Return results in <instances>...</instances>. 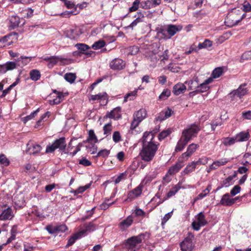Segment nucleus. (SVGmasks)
I'll return each instance as SVG.
<instances>
[{
    "instance_id": "obj_1",
    "label": "nucleus",
    "mask_w": 251,
    "mask_h": 251,
    "mask_svg": "<svg viewBox=\"0 0 251 251\" xmlns=\"http://www.w3.org/2000/svg\"><path fill=\"white\" fill-rule=\"evenodd\" d=\"M142 149L140 152L141 159L145 162H150L154 158L158 150L159 144L153 141V136L148 133H144L141 139Z\"/></svg>"
},
{
    "instance_id": "obj_2",
    "label": "nucleus",
    "mask_w": 251,
    "mask_h": 251,
    "mask_svg": "<svg viewBox=\"0 0 251 251\" xmlns=\"http://www.w3.org/2000/svg\"><path fill=\"white\" fill-rule=\"evenodd\" d=\"M149 237L150 234L147 232L132 236L126 239L124 245L125 247L128 251H137L141 248L142 241L148 239Z\"/></svg>"
},
{
    "instance_id": "obj_3",
    "label": "nucleus",
    "mask_w": 251,
    "mask_h": 251,
    "mask_svg": "<svg viewBox=\"0 0 251 251\" xmlns=\"http://www.w3.org/2000/svg\"><path fill=\"white\" fill-rule=\"evenodd\" d=\"M181 28L179 26L170 25L168 26L167 30L161 28L157 35L160 38L169 39Z\"/></svg>"
},
{
    "instance_id": "obj_4",
    "label": "nucleus",
    "mask_w": 251,
    "mask_h": 251,
    "mask_svg": "<svg viewBox=\"0 0 251 251\" xmlns=\"http://www.w3.org/2000/svg\"><path fill=\"white\" fill-rule=\"evenodd\" d=\"M66 148V139L62 137L55 140L51 145H48L46 147V153H52L54 151L59 149L61 151H64Z\"/></svg>"
},
{
    "instance_id": "obj_5",
    "label": "nucleus",
    "mask_w": 251,
    "mask_h": 251,
    "mask_svg": "<svg viewBox=\"0 0 251 251\" xmlns=\"http://www.w3.org/2000/svg\"><path fill=\"white\" fill-rule=\"evenodd\" d=\"M194 235L189 232L184 240L180 243V249L182 251H192L195 247V243L193 242Z\"/></svg>"
},
{
    "instance_id": "obj_6",
    "label": "nucleus",
    "mask_w": 251,
    "mask_h": 251,
    "mask_svg": "<svg viewBox=\"0 0 251 251\" xmlns=\"http://www.w3.org/2000/svg\"><path fill=\"white\" fill-rule=\"evenodd\" d=\"M247 84L244 83L240 85L236 90H233L228 94V96L231 98V100H235L237 98L241 99L244 96L247 94L248 90L247 88Z\"/></svg>"
},
{
    "instance_id": "obj_7",
    "label": "nucleus",
    "mask_w": 251,
    "mask_h": 251,
    "mask_svg": "<svg viewBox=\"0 0 251 251\" xmlns=\"http://www.w3.org/2000/svg\"><path fill=\"white\" fill-rule=\"evenodd\" d=\"M200 130V128L198 125L193 124L190 125L187 128L183 130L182 135L184 137H187L189 139V141H190L193 137L196 136Z\"/></svg>"
},
{
    "instance_id": "obj_8",
    "label": "nucleus",
    "mask_w": 251,
    "mask_h": 251,
    "mask_svg": "<svg viewBox=\"0 0 251 251\" xmlns=\"http://www.w3.org/2000/svg\"><path fill=\"white\" fill-rule=\"evenodd\" d=\"M126 64L121 59L116 58L109 63L110 68L113 70H121L125 67Z\"/></svg>"
},
{
    "instance_id": "obj_9",
    "label": "nucleus",
    "mask_w": 251,
    "mask_h": 251,
    "mask_svg": "<svg viewBox=\"0 0 251 251\" xmlns=\"http://www.w3.org/2000/svg\"><path fill=\"white\" fill-rule=\"evenodd\" d=\"M82 229L79 231V234H80L82 237L87 235L96 229V226L93 222H89L85 223L82 226Z\"/></svg>"
},
{
    "instance_id": "obj_10",
    "label": "nucleus",
    "mask_w": 251,
    "mask_h": 251,
    "mask_svg": "<svg viewBox=\"0 0 251 251\" xmlns=\"http://www.w3.org/2000/svg\"><path fill=\"white\" fill-rule=\"evenodd\" d=\"M65 34L67 37L72 40H75L79 37L81 32L79 28L74 27L67 30Z\"/></svg>"
},
{
    "instance_id": "obj_11",
    "label": "nucleus",
    "mask_w": 251,
    "mask_h": 251,
    "mask_svg": "<svg viewBox=\"0 0 251 251\" xmlns=\"http://www.w3.org/2000/svg\"><path fill=\"white\" fill-rule=\"evenodd\" d=\"M26 147V152L29 154H37L40 152L42 149L40 145L30 143L27 144Z\"/></svg>"
},
{
    "instance_id": "obj_12",
    "label": "nucleus",
    "mask_w": 251,
    "mask_h": 251,
    "mask_svg": "<svg viewBox=\"0 0 251 251\" xmlns=\"http://www.w3.org/2000/svg\"><path fill=\"white\" fill-rule=\"evenodd\" d=\"M143 186L138 185L137 187L129 191L127 194V199L130 201L141 195L142 192Z\"/></svg>"
},
{
    "instance_id": "obj_13",
    "label": "nucleus",
    "mask_w": 251,
    "mask_h": 251,
    "mask_svg": "<svg viewBox=\"0 0 251 251\" xmlns=\"http://www.w3.org/2000/svg\"><path fill=\"white\" fill-rule=\"evenodd\" d=\"M236 15L234 13L229 14L225 21L226 25L229 27H232L237 25L239 23V20L235 18Z\"/></svg>"
},
{
    "instance_id": "obj_14",
    "label": "nucleus",
    "mask_w": 251,
    "mask_h": 251,
    "mask_svg": "<svg viewBox=\"0 0 251 251\" xmlns=\"http://www.w3.org/2000/svg\"><path fill=\"white\" fill-rule=\"evenodd\" d=\"M199 147V145L194 143L189 145L187 147V151L182 154L181 158L183 159L186 158V160H187V158L190 156Z\"/></svg>"
},
{
    "instance_id": "obj_15",
    "label": "nucleus",
    "mask_w": 251,
    "mask_h": 251,
    "mask_svg": "<svg viewBox=\"0 0 251 251\" xmlns=\"http://www.w3.org/2000/svg\"><path fill=\"white\" fill-rule=\"evenodd\" d=\"M213 81V78L210 77L204 80V81L201 83H199V86L197 89V92L199 93H203L206 92L209 88L208 84L211 83Z\"/></svg>"
},
{
    "instance_id": "obj_16",
    "label": "nucleus",
    "mask_w": 251,
    "mask_h": 251,
    "mask_svg": "<svg viewBox=\"0 0 251 251\" xmlns=\"http://www.w3.org/2000/svg\"><path fill=\"white\" fill-rule=\"evenodd\" d=\"M161 1V0H146L141 3V7L145 9L155 7L160 4Z\"/></svg>"
},
{
    "instance_id": "obj_17",
    "label": "nucleus",
    "mask_w": 251,
    "mask_h": 251,
    "mask_svg": "<svg viewBox=\"0 0 251 251\" xmlns=\"http://www.w3.org/2000/svg\"><path fill=\"white\" fill-rule=\"evenodd\" d=\"M189 141L187 137H184L182 135L177 142L175 148V151L178 152L182 151Z\"/></svg>"
},
{
    "instance_id": "obj_18",
    "label": "nucleus",
    "mask_w": 251,
    "mask_h": 251,
    "mask_svg": "<svg viewBox=\"0 0 251 251\" xmlns=\"http://www.w3.org/2000/svg\"><path fill=\"white\" fill-rule=\"evenodd\" d=\"M178 161V162L176 163L174 165L169 168L168 173L170 175H172L178 172L183 166L182 164L183 161V158H181V156L179 158Z\"/></svg>"
},
{
    "instance_id": "obj_19",
    "label": "nucleus",
    "mask_w": 251,
    "mask_h": 251,
    "mask_svg": "<svg viewBox=\"0 0 251 251\" xmlns=\"http://www.w3.org/2000/svg\"><path fill=\"white\" fill-rule=\"evenodd\" d=\"M87 5L86 2H83L81 4H78L76 5V7H78L79 10L76 11V7L75 8V11H66L61 13L60 15L63 17H69L70 15H75L78 14L80 12V10L82 9L84 7H86Z\"/></svg>"
},
{
    "instance_id": "obj_20",
    "label": "nucleus",
    "mask_w": 251,
    "mask_h": 251,
    "mask_svg": "<svg viewBox=\"0 0 251 251\" xmlns=\"http://www.w3.org/2000/svg\"><path fill=\"white\" fill-rule=\"evenodd\" d=\"M132 223L133 218L131 216H129L119 224V228L121 230L124 231L129 227Z\"/></svg>"
},
{
    "instance_id": "obj_21",
    "label": "nucleus",
    "mask_w": 251,
    "mask_h": 251,
    "mask_svg": "<svg viewBox=\"0 0 251 251\" xmlns=\"http://www.w3.org/2000/svg\"><path fill=\"white\" fill-rule=\"evenodd\" d=\"M186 90V87L184 84L178 83L175 85L173 89V93L176 96L184 93Z\"/></svg>"
},
{
    "instance_id": "obj_22",
    "label": "nucleus",
    "mask_w": 251,
    "mask_h": 251,
    "mask_svg": "<svg viewBox=\"0 0 251 251\" xmlns=\"http://www.w3.org/2000/svg\"><path fill=\"white\" fill-rule=\"evenodd\" d=\"M235 202V199L229 198V194L226 193L225 194L220 201V203L224 206H231Z\"/></svg>"
},
{
    "instance_id": "obj_23",
    "label": "nucleus",
    "mask_w": 251,
    "mask_h": 251,
    "mask_svg": "<svg viewBox=\"0 0 251 251\" xmlns=\"http://www.w3.org/2000/svg\"><path fill=\"white\" fill-rule=\"evenodd\" d=\"M181 188L180 184L179 183L174 186L172 187L169 192L167 193L166 197L164 198V199L162 201H159L158 202V204L162 203L164 201L167 199L174 196L175 194L180 190Z\"/></svg>"
},
{
    "instance_id": "obj_24",
    "label": "nucleus",
    "mask_w": 251,
    "mask_h": 251,
    "mask_svg": "<svg viewBox=\"0 0 251 251\" xmlns=\"http://www.w3.org/2000/svg\"><path fill=\"white\" fill-rule=\"evenodd\" d=\"M32 59V57L21 55L20 57L15 59L18 66L23 67L27 65Z\"/></svg>"
},
{
    "instance_id": "obj_25",
    "label": "nucleus",
    "mask_w": 251,
    "mask_h": 251,
    "mask_svg": "<svg viewBox=\"0 0 251 251\" xmlns=\"http://www.w3.org/2000/svg\"><path fill=\"white\" fill-rule=\"evenodd\" d=\"M121 111V108L120 107H117L114 108L113 110H112L110 113L107 114V116L111 119H114L116 120H118L121 118V115L120 114V112Z\"/></svg>"
},
{
    "instance_id": "obj_26",
    "label": "nucleus",
    "mask_w": 251,
    "mask_h": 251,
    "mask_svg": "<svg viewBox=\"0 0 251 251\" xmlns=\"http://www.w3.org/2000/svg\"><path fill=\"white\" fill-rule=\"evenodd\" d=\"M13 217L12 210L8 207L4 209L2 213L0 214V220H6L11 219Z\"/></svg>"
},
{
    "instance_id": "obj_27",
    "label": "nucleus",
    "mask_w": 251,
    "mask_h": 251,
    "mask_svg": "<svg viewBox=\"0 0 251 251\" xmlns=\"http://www.w3.org/2000/svg\"><path fill=\"white\" fill-rule=\"evenodd\" d=\"M235 136L237 142H244L247 141L250 135L248 132L242 131L237 134Z\"/></svg>"
},
{
    "instance_id": "obj_28",
    "label": "nucleus",
    "mask_w": 251,
    "mask_h": 251,
    "mask_svg": "<svg viewBox=\"0 0 251 251\" xmlns=\"http://www.w3.org/2000/svg\"><path fill=\"white\" fill-rule=\"evenodd\" d=\"M147 112L145 109L142 108L133 114V117L141 122L146 117Z\"/></svg>"
},
{
    "instance_id": "obj_29",
    "label": "nucleus",
    "mask_w": 251,
    "mask_h": 251,
    "mask_svg": "<svg viewBox=\"0 0 251 251\" xmlns=\"http://www.w3.org/2000/svg\"><path fill=\"white\" fill-rule=\"evenodd\" d=\"M185 83L188 84L189 90H196L199 86V78L195 77L193 80L185 81Z\"/></svg>"
},
{
    "instance_id": "obj_30",
    "label": "nucleus",
    "mask_w": 251,
    "mask_h": 251,
    "mask_svg": "<svg viewBox=\"0 0 251 251\" xmlns=\"http://www.w3.org/2000/svg\"><path fill=\"white\" fill-rule=\"evenodd\" d=\"M82 236L80 234H79V232L73 234L72 236H71L68 239L67 245H66V248H68L72 245H73L75 242V241L81 238Z\"/></svg>"
},
{
    "instance_id": "obj_31",
    "label": "nucleus",
    "mask_w": 251,
    "mask_h": 251,
    "mask_svg": "<svg viewBox=\"0 0 251 251\" xmlns=\"http://www.w3.org/2000/svg\"><path fill=\"white\" fill-rule=\"evenodd\" d=\"M63 58L57 56H51L50 62L48 63L47 66L49 68H52L55 65H56L59 61H62Z\"/></svg>"
},
{
    "instance_id": "obj_32",
    "label": "nucleus",
    "mask_w": 251,
    "mask_h": 251,
    "mask_svg": "<svg viewBox=\"0 0 251 251\" xmlns=\"http://www.w3.org/2000/svg\"><path fill=\"white\" fill-rule=\"evenodd\" d=\"M20 79L17 78L16 80V81L13 83L11 85H10L7 89L3 90L2 94L0 95V97L1 98H4L9 92L15 86H16L19 82Z\"/></svg>"
},
{
    "instance_id": "obj_33",
    "label": "nucleus",
    "mask_w": 251,
    "mask_h": 251,
    "mask_svg": "<svg viewBox=\"0 0 251 251\" xmlns=\"http://www.w3.org/2000/svg\"><path fill=\"white\" fill-rule=\"evenodd\" d=\"M30 77L31 80L33 81L38 80L41 77L40 72L38 70H32L29 73Z\"/></svg>"
},
{
    "instance_id": "obj_34",
    "label": "nucleus",
    "mask_w": 251,
    "mask_h": 251,
    "mask_svg": "<svg viewBox=\"0 0 251 251\" xmlns=\"http://www.w3.org/2000/svg\"><path fill=\"white\" fill-rule=\"evenodd\" d=\"M197 222L200 223L202 226H204L207 224V221L205 219V215L203 212H201L197 215Z\"/></svg>"
},
{
    "instance_id": "obj_35",
    "label": "nucleus",
    "mask_w": 251,
    "mask_h": 251,
    "mask_svg": "<svg viewBox=\"0 0 251 251\" xmlns=\"http://www.w3.org/2000/svg\"><path fill=\"white\" fill-rule=\"evenodd\" d=\"M235 136L233 137L224 138L222 141L223 144L226 146H230L236 142Z\"/></svg>"
},
{
    "instance_id": "obj_36",
    "label": "nucleus",
    "mask_w": 251,
    "mask_h": 251,
    "mask_svg": "<svg viewBox=\"0 0 251 251\" xmlns=\"http://www.w3.org/2000/svg\"><path fill=\"white\" fill-rule=\"evenodd\" d=\"M236 176V175L230 176L226 179L223 181L222 183V187H228L233 184L232 180L234 177Z\"/></svg>"
},
{
    "instance_id": "obj_37",
    "label": "nucleus",
    "mask_w": 251,
    "mask_h": 251,
    "mask_svg": "<svg viewBox=\"0 0 251 251\" xmlns=\"http://www.w3.org/2000/svg\"><path fill=\"white\" fill-rule=\"evenodd\" d=\"M212 45V42L209 39H205L203 42L200 43L198 46V50L210 47Z\"/></svg>"
},
{
    "instance_id": "obj_38",
    "label": "nucleus",
    "mask_w": 251,
    "mask_h": 251,
    "mask_svg": "<svg viewBox=\"0 0 251 251\" xmlns=\"http://www.w3.org/2000/svg\"><path fill=\"white\" fill-rule=\"evenodd\" d=\"M137 91L134 90L126 94L124 97V102L133 100L137 95Z\"/></svg>"
},
{
    "instance_id": "obj_39",
    "label": "nucleus",
    "mask_w": 251,
    "mask_h": 251,
    "mask_svg": "<svg viewBox=\"0 0 251 251\" xmlns=\"http://www.w3.org/2000/svg\"><path fill=\"white\" fill-rule=\"evenodd\" d=\"M20 18L17 16H13L11 17L10 22L11 23V26L13 28H15L19 26L20 24Z\"/></svg>"
},
{
    "instance_id": "obj_40",
    "label": "nucleus",
    "mask_w": 251,
    "mask_h": 251,
    "mask_svg": "<svg viewBox=\"0 0 251 251\" xmlns=\"http://www.w3.org/2000/svg\"><path fill=\"white\" fill-rule=\"evenodd\" d=\"M105 46V42L103 40H100L95 42L92 46V48L95 50L101 49Z\"/></svg>"
},
{
    "instance_id": "obj_41",
    "label": "nucleus",
    "mask_w": 251,
    "mask_h": 251,
    "mask_svg": "<svg viewBox=\"0 0 251 251\" xmlns=\"http://www.w3.org/2000/svg\"><path fill=\"white\" fill-rule=\"evenodd\" d=\"M64 96V94L62 93L57 92V96L56 98L51 101V103L52 104H59L61 101L63 100Z\"/></svg>"
},
{
    "instance_id": "obj_42",
    "label": "nucleus",
    "mask_w": 251,
    "mask_h": 251,
    "mask_svg": "<svg viewBox=\"0 0 251 251\" xmlns=\"http://www.w3.org/2000/svg\"><path fill=\"white\" fill-rule=\"evenodd\" d=\"M64 78L67 81L70 83H73L76 78V75L75 74L67 73L64 75Z\"/></svg>"
},
{
    "instance_id": "obj_43",
    "label": "nucleus",
    "mask_w": 251,
    "mask_h": 251,
    "mask_svg": "<svg viewBox=\"0 0 251 251\" xmlns=\"http://www.w3.org/2000/svg\"><path fill=\"white\" fill-rule=\"evenodd\" d=\"M223 73V69L221 67L215 68L212 73L213 78H216L220 77Z\"/></svg>"
},
{
    "instance_id": "obj_44",
    "label": "nucleus",
    "mask_w": 251,
    "mask_h": 251,
    "mask_svg": "<svg viewBox=\"0 0 251 251\" xmlns=\"http://www.w3.org/2000/svg\"><path fill=\"white\" fill-rule=\"evenodd\" d=\"M171 95V91L168 89H165L159 96V100H165Z\"/></svg>"
},
{
    "instance_id": "obj_45",
    "label": "nucleus",
    "mask_w": 251,
    "mask_h": 251,
    "mask_svg": "<svg viewBox=\"0 0 251 251\" xmlns=\"http://www.w3.org/2000/svg\"><path fill=\"white\" fill-rule=\"evenodd\" d=\"M196 165L194 162H192L191 164L188 165L183 171L184 174H188L194 171L196 168Z\"/></svg>"
},
{
    "instance_id": "obj_46",
    "label": "nucleus",
    "mask_w": 251,
    "mask_h": 251,
    "mask_svg": "<svg viewBox=\"0 0 251 251\" xmlns=\"http://www.w3.org/2000/svg\"><path fill=\"white\" fill-rule=\"evenodd\" d=\"M75 46L78 50L81 51L82 53L84 52L83 51H87L90 49V47L88 45L83 43H77L75 45Z\"/></svg>"
},
{
    "instance_id": "obj_47",
    "label": "nucleus",
    "mask_w": 251,
    "mask_h": 251,
    "mask_svg": "<svg viewBox=\"0 0 251 251\" xmlns=\"http://www.w3.org/2000/svg\"><path fill=\"white\" fill-rule=\"evenodd\" d=\"M172 132V131L170 129H168L167 130H164L162 131L158 135V139L160 141L164 139L165 137L170 135Z\"/></svg>"
},
{
    "instance_id": "obj_48",
    "label": "nucleus",
    "mask_w": 251,
    "mask_h": 251,
    "mask_svg": "<svg viewBox=\"0 0 251 251\" xmlns=\"http://www.w3.org/2000/svg\"><path fill=\"white\" fill-rule=\"evenodd\" d=\"M88 138L90 141H94L95 143L98 142V139L95 135L94 130L92 129L89 131Z\"/></svg>"
},
{
    "instance_id": "obj_49",
    "label": "nucleus",
    "mask_w": 251,
    "mask_h": 251,
    "mask_svg": "<svg viewBox=\"0 0 251 251\" xmlns=\"http://www.w3.org/2000/svg\"><path fill=\"white\" fill-rule=\"evenodd\" d=\"M223 125V122L221 119H216L213 121L211 123V128L212 131L215 130V127L217 126H221Z\"/></svg>"
},
{
    "instance_id": "obj_50",
    "label": "nucleus",
    "mask_w": 251,
    "mask_h": 251,
    "mask_svg": "<svg viewBox=\"0 0 251 251\" xmlns=\"http://www.w3.org/2000/svg\"><path fill=\"white\" fill-rule=\"evenodd\" d=\"M110 153V151L107 149L101 150L99 151L97 153L96 157H107Z\"/></svg>"
},
{
    "instance_id": "obj_51",
    "label": "nucleus",
    "mask_w": 251,
    "mask_h": 251,
    "mask_svg": "<svg viewBox=\"0 0 251 251\" xmlns=\"http://www.w3.org/2000/svg\"><path fill=\"white\" fill-rule=\"evenodd\" d=\"M103 130L104 134L106 135L110 134L112 131L111 124L110 123L105 124L103 127Z\"/></svg>"
},
{
    "instance_id": "obj_52",
    "label": "nucleus",
    "mask_w": 251,
    "mask_h": 251,
    "mask_svg": "<svg viewBox=\"0 0 251 251\" xmlns=\"http://www.w3.org/2000/svg\"><path fill=\"white\" fill-rule=\"evenodd\" d=\"M228 161L229 160L227 159L224 158H222L219 160L214 161V164L217 167H219L221 166L226 164Z\"/></svg>"
},
{
    "instance_id": "obj_53",
    "label": "nucleus",
    "mask_w": 251,
    "mask_h": 251,
    "mask_svg": "<svg viewBox=\"0 0 251 251\" xmlns=\"http://www.w3.org/2000/svg\"><path fill=\"white\" fill-rule=\"evenodd\" d=\"M0 164L5 166H7L9 164V161L4 154H0Z\"/></svg>"
},
{
    "instance_id": "obj_54",
    "label": "nucleus",
    "mask_w": 251,
    "mask_h": 251,
    "mask_svg": "<svg viewBox=\"0 0 251 251\" xmlns=\"http://www.w3.org/2000/svg\"><path fill=\"white\" fill-rule=\"evenodd\" d=\"M6 64V68H7V70L8 71H11L12 70L16 68V67L18 66L17 62H12V61H9L5 63Z\"/></svg>"
},
{
    "instance_id": "obj_55",
    "label": "nucleus",
    "mask_w": 251,
    "mask_h": 251,
    "mask_svg": "<svg viewBox=\"0 0 251 251\" xmlns=\"http://www.w3.org/2000/svg\"><path fill=\"white\" fill-rule=\"evenodd\" d=\"M106 96L107 94L105 92L103 93L102 94L100 93L97 95H92L91 96V100H101L102 98H104V97Z\"/></svg>"
},
{
    "instance_id": "obj_56",
    "label": "nucleus",
    "mask_w": 251,
    "mask_h": 251,
    "mask_svg": "<svg viewBox=\"0 0 251 251\" xmlns=\"http://www.w3.org/2000/svg\"><path fill=\"white\" fill-rule=\"evenodd\" d=\"M139 0H135L132 3V6L129 8V11L131 12L136 11L139 7Z\"/></svg>"
},
{
    "instance_id": "obj_57",
    "label": "nucleus",
    "mask_w": 251,
    "mask_h": 251,
    "mask_svg": "<svg viewBox=\"0 0 251 251\" xmlns=\"http://www.w3.org/2000/svg\"><path fill=\"white\" fill-rule=\"evenodd\" d=\"M113 140L115 143H118L121 141V136L119 131H115L113 134Z\"/></svg>"
},
{
    "instance_id": "obj_58",
    "label": "nucleus",
    "mask_w": 251,
    "mask_h": 251,
    "mask_svg": "<svg viewBox=\"0 0 251 251\" xmlns=\"http://www.w3.org/2000/svg\"><path fill=\"white\" fill-rule=\"evenodd\" d=\"M162 111L164 113V116L166 119L171 117V115L174 113V111H173L171 109H170L169 107H168L167 109H165Z\"/></svg>"
},
{
    "instance_id": "obj_59",
    "label": "nucleus",
    "mask_w": 251,
    "mask_h": 251,
    "mask_svg": "<svg viewBox=\"0 0 251 251\" xmlns=\"http://www.w3.org/2000/svg\"><path fill=\"white\" fill-rule=\"evenodd\" d=\"M210 192V190L208 189H205L201 193L199 194L197 196V198L195 200L202 199L204 197H205L207 194H209Z\"/></svg>"
},
{
    "instance_id": "obj_60",
    "label": "nucleus",
    "mask_w": 251,
    "mask_h": 251,
    "mask_svg": "<svg viewBox=\"0 0 251 251\" xmlns=\"http://www.w3.org/2000/svg\"><path fill=\"white\" fill-rule=\"evenodd\" d=\"M241 187L239 185H235L230 191V194L234 196L240 193Z\"/></svg>"
},
{
    "instance_id": "obj_61",
    "label": "nucleus",
    "mask_w": 251,
    "mask_h": 251,
    "mask_svg": "<svg viewBox=\"0 0 251 251\" xmlns=\"http://www.w3.org/2000/svg\"><path fill=\"white\" fill-rule=\"evenodd\" d=\"M141 123V122L137 119H135L134 117H133V120L131 122V125H130V129L133 130L137 126H138L139 124Z\"/></svg>"
},
{
    "instance_id": "obj_62",
    "label": "nucleus",
    "mask_w": 251,
    "mask_h": 251,
    "mask_svg": "<svg viewBox=\"0 0 251 251\" xmlns=\"http://www.w3.org/2000/svg\"><path fill=\"white\" fill-rule=\"evenodd\" d=\"M46 229L50 234H54L57 232L56 226H48L46 227Z\"/></svg>"
},
{
    "instance_id": "obj_63",
    "label": "nucleus",
    "mask_w": 251,
    "mask_h": 251,
    "mask_svg": "<svg viewBox=\"0 0 251 251\" xmlns=\"http://www.w3.org/2000/svg\"><path fill=\"white\" fill-rule=\"evenodd\" d=\"M79 163L85 166H89L91 164V162L86 158H82L79 160Z\"/></svg>"
},
{
    "instance_id": "obj_64",
    "label": "nucleus",
    "mask_w": 251,
    "mask_h": 251,
    "mask_svg": "<svg viewBox=\"0 0 251 251\" xmlns=\"http://www.w3.org/2000/svg\"><path fill=\"white\" fill-rule=\"evenodd\" d=\"M243 10L246 12L251 11V5L248 2H245L243 4Z\"/></svg>"
}]
</instances>
